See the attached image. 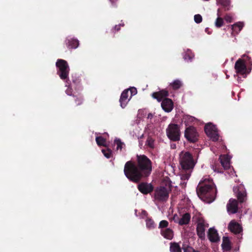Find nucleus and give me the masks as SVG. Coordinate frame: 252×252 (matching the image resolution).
Here are the masks:
<instances>
[{
	"instance_id": "9",
	"label": "nucleus",
	"mask_w": 252,
	"mask_h": 252,
	"mask_svg": "<svg viewBox=\"0 0 252 252\" xmlns=\"http://www.w3.org/2000/svg\"><path fill=\"white\" fill-rule=\"evenodd\" d=\"M206 203H210L216 198L217 190L212 183L210 185L206 184Z\"/></svg>"
},
{
	"instance_id": "38",
	"label": "nucleus",
	"mask_w": 252,
	"mask_h": 252,
	"mask_svg": "<svg viewBox=\"0 0 252 252\" xmlns=\"http://www.w3.org/2000/svg\"><path fill=\"white\" fill-rule=\"evenodd\" d=\"M223 23L224 22H223V19L219 17L217 19L215 25H216V27L219 28V27H221L223 25Z\"/></svg>"
},
{
	"instance_id": "17",
	"label": "nucleus",
	"mask_w": 252,
	"mask_h": 252,
	"mask_svg": "<svg viewBox=\"0 0 252 252\" xmlns=\"http://www.w3.org/2000/svg\"><path fill=\"white\" fill-rule=\"evenodd\" d=\"M235 68L237 72L242 74H245L246 70V65L241 60H239L236 62Z\"/></svg>"
},
{
	"instance_id": "6",
	"label": "nucleus",
	"mask_w": 252,
	"mask_h": 252,
	"mask_svg": "<svg viewBox=\"0 0 252 252\" xmlns=\"http://www.w3.org/2000/svg\"><path fill=\"white\" fill-rule=\"evenodd\" d=\"M170 189L163 186L157 188L155 191V198L160 201H166L169 197Z\"/></svg>"
},
{
	"instance_id": "14",
	"label": "nucleus",
	"mask_w": 252,
	"mask_h": 252,
	"mask_svg": "<svg viewBox=\"0 0 252 252\" xmlns=\"http://www.w3.org/2000/svg\"><path fill=\"white\" fill-rule=\"evenodd\" d=\"M208 237L210 241L213 243L218 242L220 240L218 232L214 228L209 229Z\"/></svg>"
},
{
	"instance_id": "21",
	"label": "nucleus",
	"mask_w": 252,
	"mask_h": 252,
	"mask_svg": "<svg viewBox=\"0 0 252 252\" xmlns=\"http://www.w3.org/2000/svg\"><path fill=\"white\" fill-rule=\"evenodd\" d=\"M195 121L194 117L190 115H185L182 119V123L185 124L186 126H191L190 125Z\"/></svg>"
},
{
	"instance_id": "35",
	"label": "nucleus",
	"mask_w": 252,
	"mask_h": 252,
	"mask_svg": "<svg viewBox=\"0 0 252 252\" xmlns=\"http://www.w3.org/2000/svg\"><path fill=\"white\" fill-rule=\"evenodd\" d=\"M102 152L104 156L107 158H111L112 155V151L110 149H102Z\"/></svg>"
},
{
	"instance_id": "4",
	"label": "nucleus",
	"mask_w": 252,
	"mask_h": 252,
	"mask_svg": "<svg viewBox=\"0 0 252 252\" xmlns=\"http://www.w3.org/2000/svg\"><path fill=\"white\" fill-rule=\"evenodd\" d=\"M180 164L184 171L191 170L195 165L192 155L189 152H182L180 154Z\"/></svg>"
},
{
	"instance_id": "32",
	"label": "nucleus",
	"mask_w": 252,
	"mask_h": 252,
	"mask_svg": "<svg viewBox=\"0 0 252 252\" xmlns=\"http://www.w3.org/2000/svg\"><path fill=\"white\" fill-rule=\"evenodd\" d=\"M114 143L117 145V149L122 150L123 146H125L124 142H122L120 139H116L114 140Z\"/></svg>"
},
{
	"instance_id": "33",
	"label": "nucleus",
	"mask_w": 252,
	"mask_h": 252,
	"mask_svg": "<svg viewBox=\"0 0 252 252\" xmlns=\"http://www.w3.org/2000/svg\"><path fill=\"white\" fill-rule=\"evenodd\" d=\"M181 175V179L182 181L188 180L190 176V170L185 171Z\"/></svg>"
},
{
	"instance_id": "45",
	"label": "nucleus",
	"mask_w": 252,
	"mask_h": 252,
	"mask_svg": "<svg viewBox=\"0 0 252 252\" xmlns=\"http://www.w3.org/2000/svg\"><path fill=\"white\" fill-rule=\"evenodd\" d=\"M231 19H232V18L231 17H230V16H226L225 17L226 21H227V22H231Z\"/></svg>"
},
{
	"instance_id": "1",
	"label": "nucleus",
	"mask_w": 252,
	"mask_h": 252,
	"mask_svg": "<svg viewBox=\"0 0 252 252\" xmlns=\"http://www.w3.org/2000/svg\"><path fill=\"white\" fill-rule=\"evenodd\" d=\"M152 170L151 160L145 155H137V163L129 160L125 165L124 172L131 182L138 183L142 179L147 178Z\"/></svg>"
},
{
	"instance_id": "16",
	"label": "nucleus",
	"mask_w": 252,
	"mask_h": 252,
	"mask_svg": "<svg viewBox=\"0 0 252 252\" xmlns=\"http://www.w3.org/2000/svg\"><path fill=\"white\" fill-rule=\"evenodd\" d=\"M65 44L69 49H72L77 48L79 46V42L77 39L67 38L65 40Z\"/></svg>"
},
{
	"instance_id": "48",
	"label": "nucleus",
	"mask_w": 252,
	"mask_h": 252,
	"mask_svg": "<svg viewBox=\"0 0 252 252\" xmlns=\"http://www.w3.org/2000/svg\"><path fill=\"white\" fill-rule=\"evenodd\" d=\"M73 82L75 83V84H77V83H79L80 82V81L78 80H73Z\"/></svg>"
},
{
	"instance_id": "12",
	"label": "nucleus",
	"mask_w": 252,
	"mask_h": 252,
	"mask_svg": "<svg viewBox=\"0 0 252 252\" xmlns=\"http://www.w3.org/2000/svg\"><path fill=\"white\" fill-rule=\"evenodd\" d=\"M196 190L199 198L203 201H205V179H202L198 184Z\"/></svg>"
},
{
	"instance_id": "8",
	"label": "nucleus",
	"mask_w": 252,
	"mask_h": 252,
	"mask_svg": "<svg viewBox=\"0 0 252 252\" xmlns=\"http://www.w3.org/2000/svg\"><path fill=\"white\" fill-rule=\"evenodd\" d=\"M206 134L214 142L218 141L219 138L217 128L211 123L206 124Z\"/></svg>"
},
{
	"instance_id": "2",
	"label": "nucleus",
	"mask_w": 252,
	"mask_h": 252,
	"mask_svg": "<svg viewBox=\"0 0 252 252\" xmlns=\"http://www.w3.org/2000/svg\"><path fill=\"white\" fill-rule=\"evenodd\" d=\"M169 95L168 92L165 90H162L158 92H154L152 96L158 101H162L161 105L162 108L166 112H171L173 108V102L172 100L168 98H166Z\"/></svg>"
},
{
	"instance_id": "42",
	"label": "nucleus",
	"mask_w": 252,
	"mask_h": 252,
	"mask_svg": "<svg viewBox=\"0 0 252 252\" xmlns=\"http://www.w3.org/2000/svg\"><path fill=\"white\" fill-rule=\"evenodd\" d=\"M128 90L130 92V97H131L132 95L136 94L137 92L136 89L134 87L130 88Z\"/></svg>"
},
{
	"instance_id": "40",
	"label": "nucleus",
	"mask_w": 252,
	"mask_h": 252,
	"mask_svg": "<svg viewBox=\"0 0 252 252\" xmlns=\"http://www.w3.org/2000/svg\"><path fill=\"white\" fill-rule=\"evenodd\" d=\"M65 86H67V89L65 90V93L68 95H72L73 96V90L69 86V85L67 86V85L66 84L65 85Z\"/></svg>"
},
{
	"instance_id": "25",
	"label": "nucleus",
	"mask_w": 252,
	"mask_h": 252,
	"mask_svg": "<svg viewBox=\"0 0 252 252\" xmlns=\"http://www.w3.org/2000/svg\"><path fill=\"white\" fill-rule=\"evenodd\" d=\"M221 246L222 249L225 251H229L231 249L230 242L228 237H223V242Z\"/></svg>"
},
{
	"instance_id": "37",
	"label": "nucleus",
	"mask_w": 252,
	"mask_h": 252,
	"mask_svg": "<svg viewBox=\"0 0 252 252\" xmlns=\"http://www.w3.org/2000/svg\"><path fill=\"white\" fill-rule=\"evenodd\" d=\"M246 193L245 192H242L241 191H238L237 193V198L239 200L240 202H243L244 201V199L245 197L246 196Z\"/></svg>"
},
{
	"instance_id": "7",
	"label": "nucleus",
	"mask_w": 252,
	"mask_h": 252,
	"mask_svg": "<svg viewBox=\"0 0 252 252\" xmlns=\"http://www.w3.org/2000/svg\"><path fill=\"white\" fill-rule=\"evenodd\" d=\"M184 136L189 142L195 143L197 141L199 135L194 127L189 126L186 128Z\"/></svg>"
},
{
	"instance_id": "27",
	"label": "nucleus",
	"mask_w": 252,
	"mask_h": 252,
	"mask_svg": "<svg viewBox=\"0 0 252 252\" xmlns=\"http://www.w3.org/2000/svg\"><path fill=\"white\" fill-rule=\"evenodd\" d=\"M170 86L173 90H178L180 89L182 86L181 81L178 79L174 80L172 83H170Z\"/></svg>"
},
{
	"instance_id": "30",
	"label": "nucleus",
	"mask_w": 252,
	"mask_h": 252,
	"mask_svg": "<svg viewBox=\"0 0 252 252\" xmlns=\"http://www.w3.org/2000/svg\"><path fill=\"white\" fill-rule=\"evenodd\" d=\"M244 26V24L242 22H239L235 24H234L232 26V29L234 31H236V32H240L243 27Z\"/></svg>"
},
{
	"instance_id": "43",
	"label": "nucleus",
	"mask_w": 252,
	"mask_h": 252,
	"mask_svg": "<svg viewBox=\"0 0 252 252\" xmlns=\"http://www.w3.org/2000/svg\"><path fill=\"white\" fill-rule=\"evenodd\" d=\"M121 29L120 25H115L112 29L111 32L115 33L116 32H118L120 31Z\"/></svg>"
},
{
	"instance_id": "5",
	"label": "nucleus",
	"mask_w": 252,
	"mask_h": 252,
	"mask_svg": "<svg viewBox=\"0 0 252 252\" xmlns=\"http://www.w3.org/2000/svg\"><path fill=\"white\" fill-rule=\"evenodd\" d=\"M168 138L173 141H178L180 139L181 132L180 126L175 124H170L166 129Z\"/></svg>"
},
{
	"instance_id": "20",
	"label": "nucleus",
	"mask_w": 252,
	"mask_h": 252,
	"mask_svg": "<svg viewBox=\"0 0 252 252\" xmlns=\"http://www.w3.org/2000/svg\"><path fill=\"white\" fill-rule=\"evenodd\" d=\"M220 162L224 169L230 167V158L227 155L221 156L220 158Z\"/></svg>"
},
{
	"instance_id": "51",
	"label": "nucleus",
	"mask_w": 252,
	"mask_h": 252,
	"mask_svg": "<svg viewBox=\"0 0 252 252\" xmlns=\"http://www.w3.org/2000/svg\"><path fill=\"white\" fill-rule=\"evenodd\" d=\"M208 224H206L205 227H208Z\"/></svg>"
},
{
	"instance_id": "39",
	"label": "nucleus",
	"mask_w": 252,
	"mask_h": 252,
	"mask_svg": "<svg viewBox=\"0 0 252 252\" xmlns=\"http://www.w3.org/2000/svg\"><path fill=\"white\" fill-rule=\"evenodd\" d=\"M194 20L195 23L199 24L202 21V17L200 14H196L194 16Z\"/></svg>"
},
{
	"instance_id": "18",
	"label": "nucleus",
	"mask_w": 252,
	"mask_h": 252,
	"mask_svg": "<svg viewBox=\"0 0 252 252\" xmlns=\"http://www.w3.org/2000/svg\"><path fill=\"white\" fill-rule=\"evenodd\" d=\"M227 210L232 214L236 213L238 210V202L236 199L230 200L227 204Z\"/></svg>"
},
{
	"instance_id": "3",
	"label": "nucleus",
	"mask_w": 252,
	"mask_h": 252,
	"mask_svg": "<svg viewBox=\"0 0 252 252\" xmlns=\"http://www.w3.org/2000/svg\"><path fill=\"white\" fill-rule=\"evenodd\" d=\"M56 65L58 69L57 74L62 80L65 81L67 84H69L68 76L70 69L67 62L63 59H58L56 62Z\"/></svg>"
},
{
	"instance_id": "28",
	"label": "nucleus",
	"mask_w": 252,
	"mask_h": 252,
	"mask_svg": "<svg viewBox=\"0 0 252 252\" xmlns=\"http://www.w3.org/2000/svg\"><path fill=\"white\" fill-rule=\"evenodd\" d=\"M95 141L97 144L99 146H106V139H104L103 137L101 136L96 137L95 138Z\"/></svg>"
},
{
	"instance_id": "23",
	"label": "nucleus",
	"mask_w": 252,
	"mask_h": 252,
	"mask_svg": "<svg viewBox=\"0 0 252 252\" xmlns=\"http://www.w3.org/2000/svg\"><path fill=\"white\" fill-rule=\"evenodd\" d=\"M182 249L178 243L171 242L170 243V251L171 252H182Z\"/></svg>"
},
{
	"instance_id": "50",
	"label": "nucleus",
	"mask_w": 252,
	"mask_h": 252,
	"mask_svg": "<svg viewBox=\"0 0 252 252\" xmlns=\"http://www.w3.org/2000/svg\"><path fill=\"white\" fill-rule=\"evenodd\" d=\"M193 252H200L199 251H197V250H195L194 249L193 250Z\"/></svg>"
},
{
	"instance_id": "13",
	"label": "nucleus",
	"mask_w": 252,
	"mask_h": 252,
	"mask_svg": "<svg viewBox=\"0 0 252 252\" xmlns=\"http://www.w3.org/2000/svg\"><path fill=\"white\" fill-rule=\"evenodd\" d=\"M128 90H125L121 94L119 101L120 105L123 108H125L131 98L130 96L128 97Z\"/></svg>"
},
{
	"instance_id": "34",
	"label": "nucleus",
	"mask_w": 252,
	"mask_h": 252,
	"mask_svg": "<svg viewBox=\"0 0 252 252\" xmlns=\"http://www.w3.org/2000/svg\"><path fill=\"white\" fill-rule=\"evenodd\" d=\"M182 249L184 252H193L194 249L191 246H189L186 243H183L182 245Z\"/></svg>"
},
{
	"instance_id": "24",
	"label": "nucleus",
	"mask_w": 252,
	"mask_h": 252,
	"mask_svg": "<svg viewBox=\"0 0 252 252\" xmlns=\"http://www.w3.org/2000/svg\"><path fill=\"white\" fill-rule=\"evenodd\" d=\"M73 97L76 106H79L83 103L84 98L81 94H73Z\"/></svg>"
},
{
	"instance_id": "29",
	"label": "nucleus",
	"mask_w": 252,
	"mask_h": 252,
	"mask_svg": "<svg viewBox=\"0 0 252 252\" xmlns=\"http://www.w3.org/2000/svg\"><path fill=\"white\" fill-rule=\"evenodd\" d=\"M155 140L150 136H148L145 143V145L147 146L151 149H154L155 147Z\"/></svg>"
},
{
	"instance_id": "49",
	"label": "nucleus",
	"mask_w": 252,
	"mask_h": 252,
	"mask_svg": "<svg viewBox=\"0 0 252 252\" xmlns=\"http://www.w3.org/2000/svg\"><path fill=\"white\" fill-rule=\"evenodd\" d=\"M118 25H120V27H124L125 26V24L124 23H120Z\"/></svg>"
},
{
	"instance_id": "22",
	"label": "nucleus",
	"mask_w": 252,
	"mask_h": 252,
	"mask_svg": "<svg viewBox=\"0 0 252 252\" xmlns=\"http://www.w3.org/2000/svg\"><path fill=\"white\" fill-rule=\"evenodd\" d=\"M190 220V215L189 213H186L184 214L182 218L180 219L179 221V224L180 225H183L185 224H187L189 223Z\"/></svg>"
},
{
	"instance_id": "26",
	"label": "nucleus",
	"mask_w": 252,
	"mask_h": 252,
	"mask_svg": "<svg viewBox=\"0 0 252 252\" xmlns=\"http://www.w3.org/2000/svg\"><path fill=\"white\" fill-rule=\"evenodd\" d=\"M146 226L148 229H154L156 227V224L151 218L147 217L146 220Z\"/></svg>"
},
{
	"instance_id": "19",
	"label": "nucleus",
	"mask_w": 252,
	"mask_h": 252,
	"mask_svg": "<svg viewBox=\"0 0 252 252\" xmlns=\"http://www.w3.org/2000/svg\"><path fill=\"white\" fill-rule=\"evenodd\" d=\"M160 234L165 239L171 240L174 236V232L172 229L167 228L160 230Z\"/></svg>"
},
{
	"instance_id": "31",
	"label": "nucleus",
	"mask_w": 252,
	"mask_h": 252,
	"mask_svg": "<svg viewBox=\"0 0 252 252\" xmlns=\"http://www.w3.org/2000/svg\"><path fill=\"white\" fill-rule=\"evenodd\" d=\"M169 225V222L168 221L166 220H162L159 222L158 228L160 229V230H162L163 229L167 228Z\"/></svg>"
},
{
	"instance_id": "44",
	"label": "nucleus",
	"mask_w": 252,
	"mask_h": 252,
	"mask_svg": "<svg viewBox=\"0 0 252 252\" xmlns=\"http://www.w3.org/2000/svg\"><path fill=\"white\" fill-rule=\"evenodd\" d=\"M148 215V213L145 210H143L142 211V216H145V217H147Z\"/></svg>"
},
{
	"instance_id": "36",
	"label": "nucleus",
	"mask_w": 252,
	"mask_h": 252,
	"mask_svg": "<svg viewBox=\"0 0 252 252\" xmlns=\"http://www.w3.org/2000/svg\"><path fill=\"white\" fill-rule=\"evenodd\" d=\"M193 57V55L191 52H187L184 56V59L185 61H191Z\"/></svg>"
},
{
	"instance_id": "47",
	"label": "nucleus",
	"mask_w": 252,
	"mask_h": 252,
	"mask_svg": "<svg viewBox=\"0 0 252 252\" xmlns=\"http://www.w3.org/2000/svg\"><path fill=\"white\" fill-rule=\"evenodd\" d=\"M153 117V115L152 113H149L147 116L148 119H152Z\"/></svg>"
},
{
	"instance_id": "11",
	"label": "nucleus",
	"mask_w": 252,
	"mask_h": 252,
	"mask_svg": "<svg viewBox=\"0 0 252 252\" xmlns=\"http://www.w3.org/2000/svg\"><path fill=\"white\" fill-rule=\"evenodd\" d=\"M137 188L138 190L143 194H147L153 191L154 187L151 184L147 183L142 182L139 184Z\"/></svg>"
},
{
	"instance_id": "41",
	"label": "nucleus",
	"mask_w": 252,
	"mask_h": 252,
	"mask_svg": "<svg viewBox=\"0 0 252 252\" xmlns=\"http://www.w3.org/2000/svg\"><path fill=\"white\" fill-rule=\"evenodd\" d=\"M219 1L222 5L225 7L229 5L230 3L229 0H219Z\"/></svg>"
},
{
	"instance_id": "46",
	"label": "nucleus",
	"mask_w": 252,
	"mask_h": 252,
	"mask_svg": "<svg viewBox=\"0 0 252 252\" xmlns=\"http://www.w3.org/2000/svg\"><path fill=\"white\" fill-rule=\"evenodd\" d=\"M112 4L114 6H116V4H115V2L117 1V0H109Z\"/></svg>"
},
{
	"instance_id": "15",
	"label": "nucleus",
	"mask_w": 252,
	"mask_h": 252,
	"mask_svg": "<svg viewBox=\"0 0 252 252\" xmlns=\"http://www.w3.org/2000/svg\"><path fill=\"white\" fill-rule=\"evenodd\" d=\"M228 228L231 232L235 233H240L242 230L241 226L238 223L234 221H231L228 225Z\"/></svg>"
},
{
	"instance_id": "10",
	"label": "nucleus",
	"mask_w": 252,
	"mask_h": 252,
	"mask_svg": "<svg viewBox=\"0 0 252 252\" xmlns=\"http://www.w3.org/2000/svg\"><path fill=\"white\" fill-rule=\"evenodd\" d=\"M196 232L198 237L201 240H205V220L199 218L197 221Z\"/></svg>"
}]
</instances>
